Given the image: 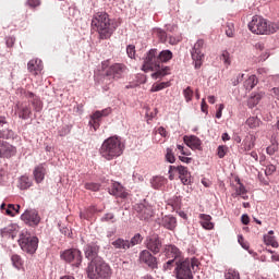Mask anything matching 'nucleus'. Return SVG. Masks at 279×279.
I'll use <instances>...</instances> for the list:
<instances>
[{
	"label": "nucleus",
	"mask_w": 279,
	"mask_h": 279,
	"mask_svg": "<svg viewBox=\"0 0 279 279\" xmlns=\"http://www.w3.org/2000/svg\"><path fill=\"white\" fill-rule=\"evenodd\" d=\"M235 193L233 194V197H242V199H247V190L245 189V185L241 183V180L238 179V183L234 186Z\"/></svg>",
	"instance_id": "obj_26"
},
{
	"label": "nucleus",
	"mask_w": 279,
	"mask_h": 279,
	"mask_svg": "<svg viewBox=\"0 0 279 279\" xmlns=\"http://www.w3.org/2000/svg\"><path fill=\"white\" fill-rule=\"evenodd\" d=\"M203 49H204V40L198 39L191 51L194 69H202V64H204L205 56H204Z\"/></svg>",
	"instance_id": "obj_10"
},
{
	"label": "nucleus",
	"mask_w": 279,
	"mask_h": 279,
	"mask_svg": "<svg viewBox=\"0 0 279 279\" xmlns=\"http://www.w3.org/2000/svg\"><path fill=\"white\" fill-rule=\"evenodd\" d=\"M166 160L171 165L175 162V155H173V150L171 148H167Z\"/></svg>",
	"instance_id": "obj_50"
},
{
	"label": "nucleus",
	"mask_w": 279,
	"mask_h": 279,
	"mask_svg": "<svg viewBox=\"0 0 279 279\" xmlns=\"http://www.w3.org/2000/svg\"><path fill=\"white\" fill-rule=\"evenodd\" d=\"M220 60H222L226 66H230V64H232V61L230 60V52H228L227 50L222 51Z\"/></svg>",
	"instance_id": "obj_41"
},
{
	"label": "nucleus",
	"mask_w": 279,
	"mask_h": 279,
	"mask_svg": "<svg viewBox=\"0 0 279 279\" xmlns=\"http://www.w3.org/2000/svg\"><path fill=\"white\" fill-rule=\"evenodd\" d=\"M256 145V137L254 135H248L243 141L244 151H252Z\"/></svg>",
	"instance_id": "obj_30"
},
{
	"label": "nucleus",
	"mask_w": 279,
	"mask_h": 279,
	"mask_svg": "<svg viewBox=\"0 0 279 279\" xmlns=\"http://www.w3.org/2000/svg\"><path fill=\"white\" fill-rule=\"evenodd\" d=\"M123 149H125V146L121 142V138L111 136L102 142L99 154L105 160H114V158L123 155Z\"/></svg>",
	"instance_id": "obj_3"
},
{
	"label": "nucleus",
	"mask_w": 279,
	"mask_h": 279,
	"mask_svg": "<svg viewBox=\"0 0 279 279\" xmlns=\"http://www.w3.org/2000/svg\"><path fill=\"white\" fill-rule=\"evenodd\" d=\"M7 47H14V43H16V39L14 37H7Z\"/></svg>",
	"instance_id": "obj_62"
},
{
	"label": "nucleus",
	"mask_w": 279,
	"mask_h": 279,
	"mask_svg": "<svg viewBox=\"0 0 279 279\" xmlns=\"http://www.w3.org/2000/svg\"><path fill=\"white\" fill-rule=\"evenodd\" d=\"M159 63L162 64V62H169L173 58V52L171 50H163L159 52L158 54Z\"/></svg>",
	"instance_id": "obj_33"
},
{
	"label": "nucleus",
	"mask_w": 279,
	"mask_h": 279,
	"mask_svg": "<svg viewBox=\"0 0 279 279\" xmlns=\"http://www.w3.org/2000/svg\"><path fill=\"white\" fill-rule=\"evenodd\" d=\"M126 53L129 58H134L136 56V47L134 45H129L126 47Z\"/></svg>",
	"instance_id": "obj_52"
},
{
	"label": "nucleus",
	"mask_w": 279,
	"mask_h": 279,
	"mask_svg": "<svg viewBox=\"0 0 279 279\" xmlns=\"http://www.w3.org/2000/svg\"><path fill=\"white\" fill-rule=\"evenodd\" d=\"M110 194L114 195L116 197H121L122 199H125V197H128V192H125V189L119 183L112 184L110 189Z\"/></svg>",
	"instance_id": "obj_23"
},
{
	"label": "nucleus",
	"mask_w": 279,
	"mask_h": 279,
	"mask_svg": "<svg viewBox=\"0 0 279 279\" xmlns=\"http://www.w3.org/2000/svg\"><path fill=\"white\" fill-rule=\"evenodd\" d=\"M111 245H113L116 250H123L124 252H126V250H130V240L118 238L111 243Z\"/></svg>",
	"instance_id": "obj_28"
},
{
	"label": "nucleus",
	"mask_w": 279,
	"mask_h": 279,
	"mask_svg": "<svg viewBox=\"0 0 279 279\" xmlns=\"http://www.w3.org/2000/svg\"><path fill=\"white\" fill-rule=\"evenodd\" d=\"M193 88H191V86L186 87L183 90V97L185 99V101L189 104V101H193Z\"/></svg>",
	"instance_id": "obj_40"
},
{
	"label": "nucleus",
	"mask_w": 279,
	"mask_h": 279,
	"mask_svg": "<svg viewBox=\"0 0 279 279\" xmlns=\"http://www.w3.org/2000/svg\"><path fill=\"white\" fill-rule=\"evenodd\" d=\"M84 252H85V258H87V260H90V263H95L97 258H101L99 256V245H97L96 243L87 244L85 246Z\"/></svg>",
	"instance_id": "obj_17"
},
{
	"label": "nucleus",
	"mask_w": 279,
	"mask_h": 279,
	"mask_svg": "<svg viewBox=\"0 0 279 279\" xmlns=\"http://www.w3.org/2000/svg\"><path fill=\"white\" fill-rule=\"evenodd\" d=\"M263 97H265V93H263V92L254 94V96H252L250 98L248 104H251L252 106H258V104L260 102V99H263Z\"/></svg>",
	"instance_id": "obj_37"
},
{
	"label": "nucleus",
	"mask_w": 279,
	"mask_h": 279,
	"mask_svg": "<svg viewBox=\"0 0 279 279\" xmlns=\"http://www.w3.org/2000/svg\"><path fill=\"white\" fill-rule=\"evenodd\" d=\"M163 252L166 254V258H172V260H175L177 263L184 259L182 251H180L178 246L173 244L166 245Z\"/></svg>",
	"instance_id": "obj_16"
},
{
	"label": "nucleus",
	"mask_w": 279,
	"mask_h": 279,
	"mask_svg": "<svg viewBox=\"0 0 279 279\" xmlns=\"http://www.w3.org/2000/svg\"><path fill=\"white\" fill-rule=\"evenodd\" d=\"M92 27L96 28L101 40H108L114 34V23L110 20V15L106 12H97L92 19Z\"/></svg>",
	"instance_id": "obj_2"
},
{
	"label": "nucleus",
	"mask_w": 279,
	"mask_h": 279,
	"mask_svg": "<svg viewBox=\"0 0 279 279\" xmlns=\"http://www.w3.org/2000/svg\"><path fill=\"white\" fill-rule=\"evenodd\" d=\"M225 279H241V274L236 269L229 268L225 270Z\"/></svg>",
	"instance_id": "obj_35"
},
{
	"label": "nucleus",
	"mask_w": 279,
	"mask_h": 279,
	"mask_svg": "<svg viewBox=\"0 0 279 279\" xmlns=\"http://www.w3.org/2000/svg\"><path fill=\"white\" fill-rule=\"evenodd\" d=\"M258 84V77H256V75H250L245 81H244V88L246 90H253L256 85Z\"/></svg>",
	"instance_id": "obj_29"
},
{
	"label": "nucleus",
	"mask_w": 279,
	"mask_h": 279,
	"mask_svg": "<svg viewBox=\"0 0 279 279\" xmlns=\"http://www.w3.org/2000/svg\"><path fill=\"white\" fill-rule=\"evenodd\" d=\"M163 88H169V82L154 84L150 88V93H158L159 90H163Z\"/></svg>",
	"instance_id": "obj_39"
},
{
	"label": "nucleus",
	"mask_w": 279,
	"mask_h": 279,
	"mask_svg": "<svg viewBox=\"0 0 279 279\" xmlns=\"http://www.w3.org/2000/svg\"><path fill=\"white\" fill-rule=\"evenodd\" d=\"M174 267H178V262H175V259H169L163 264L165 271H171Z\"/></svg>",
	"instance_id": "obj_44"
},
{
	"label": "nucleus",
	"mask_w": 279,
	"mask_h": 279,
	"mask_svg": "<svg viewBox=\"0 0 279 279\" xmlns=\"http://www.w3.org/2000/svg\"><path fill=\"white\" fill-rule=\"evenodd\" d=\"M20 247L26 254H36V250H38V238L32 236L29 233H22L20 235Z\"/></svg>",
	"instance_id": "obj_8"
},
{
	"label": "nucleus",
	"mask_w": 279,
	"mask_h": 279,
	"mask_svg": "<svg viewBox=\"0 0 279 279\" xmlns=\"http://www.w3.org/2000/svg\"><path fill=\"white\" fill-rule=\"evenodd\" d=\"M112 110L110 108L104 109L101 111H96L94 113V119H101V117H108Z\"/></svg>",
	"instance_id": "obj_45"
},
{
	"label": "nucleus",
	"mask_w": 279,
	"mask_h": 279,
	"mask_svg": "<svg viewBox=\"0 0 279 279\" xmlns=\"http://www.w3.org/2000/svg\"><path fill=\"white\" fill-rule=\"evenodd\" d=\"M264 243L265 245H270L275 248L279 246L278 241H276V236H274V231H269L268 234L264 235Z\"/></svg>",
	"instance_id": "obj_31"
},
{
	"label": "nucleus",
	"mask_w": 279,
	"mask_h": 279,
	"mask_svg": "<svg viewBox=\"0 0 279 279\" xmlns=\"http://www.w3.org/2000/svg\"><path fill=\"white\" fill-rule=\"evenodd\" d=\"M22 221L27 226H38L40 223V216L38 211L34 209H28L21 216Z\"/></svg>",
	"instance_id": "obj_15"
},
{
	"label": "nucleus",
	"mask_w": 279,
	"mask_h": 279,
	"mask_svg": "<svg viewBox=\"0 0 279 279\" xmlns=\"http://www.w3.org/2000/svg\"><path fill=\"white\" fill-rule=\"evenodd\" d=\"M199 259L183 258L177 262V267L174 268V274L177 279H193V274L199 270Z\"/></svg>",
	"instance_id": "obj_7"
},
{
	"label": "nucleus",
	"mask_w": 279,
	"mask_h": 279,
	"mask_svg": "<svg viewBox=\"0 0 279 279\" xmlns=\"http://www.w3.org/2000/svg\"><path fill=\"white\" fill-rule=\"evenodd\" d=\"M175 173L179 174V178L185 186L191 184V172H189V168L184 166H170L169 167V180L175 179Z\"/></svg>",
	"instance_id": "obj_9"
},
{
	"label": "nucleus",
	"mask_w": 279,
	"mask_h": 279,
	"mask_svg": "<svg viewBox=\"0 0 279 279\" xmlns=\"http://www.w3.org/2000/svg\"><path fill=\"white\" fill-rule=\"evenodd\" d=\"M155 34L161 43H167V32H165L160 28H157V29H155Z\"/></svg>",
	"instance_id": "obj_48"
},
{
	"label": "nucleus",
	"mask_w": 279,
	"mask_h": 279,
	"mask_svg": "<svg viewBox=\"0 0 279 279\" xmlns=\"http://www.w3.org/2000/svg\"><path fill=\"white\" fill-rule=\"evenodd\" d=\"M146 247L149 252H153V254H159L162 248V242L158 235H153L146 239Z\"/></svg>",
	"instance_id": "obj_18"
},
{
	"label": "nucleus",
	"mask_w": 279,
	"mask_h": 279,
	"mask_svg": "<svg viewBox=\"0 0 279 279\" xmlns=\"http://www.w3.org/2000/svg\"><path fill=\"white\" fill-rule=\"evenodd\" d=\"M144 71H155V73L151 74V77L154 80H160V77H165V75H169V72L171 69L169 66L161 68L160 66V59H158V50L157 49H150L146 58L144 60L143 64Z\"/></svg>",
	"instance_id": "obj_5"
},
{
	"label": "nucleus",
	"mask_w": 279,
	"mask_h": 279,
	"mask_svg": "<svg viewBox=\"0 0 279 279\" xmlns=\"http://www.w3.org/2000/svg\"><path fill=\"white\" fill-rule=\"evenodd\" d=\"M20 208V205L9 204L7 208L5 204L1 205V210H5V215H8L9 217H16V215H19Z\"/></svg>",
	"instance_id": "obj_27"
},
{
	"label": "nucleus",
	"mask_w": 279,
	"mask_h": 279,
	"mask_svg": "<svg viewBox=\"0 0 279 279\" xmlns=\"http://www.w3.org/2000/svg\"><path fill=\"white\" fill-rule=\"evenodd\" d=\"M225 32H226L228 38H234V24L227 23Z\"/></svg>",
	"instance_id": "obj_43"
},
{
	"label": "nucleus",
	"mask_w": 279,
	"mask_h": 279,
	"mask_svg": "<svg viewBox=\"0 0 279 279\" xmlns=\"http://www.w3.org/2000/svg\"><path fill=\"white\" fill-rule=\"evenodd\" d=\"M99 187H100L99 183H85V189L87 191L97 192V191H99Z\"/></svg>",
	"instance_id": "obj_51"
},
{
	"label": "nucleus",
	"mask_w": 279,
	"mask_h": 279,
	"mask_svg": "<svg viewBox=\"0 0 279 279\" xmlns=\"http://www.w3.org/2000/svg\"><path fill=\"white\" fill-rule=\"evenodd\" d=\"M271 93V96L275 98V99H278L279 100V87H275L270 90Z\"/></svg>",
	"instance_id": "obj_63"
},
{
	"label": "nucleus",
	"mask_w": 279,
	"mask_h": 279,
	"mask_svg": "<svg viewBox=\"0 0 279 279\" xmlns=\"http://www.w3.org/2000/svg\"><path fill=\"white\" fill-rule=\"evenodd\" d=\"M278 149V144H272L266 148V151L269 156H274Z\"/></svg>",
	"instance_id": "obj_54"
},
{
	"label": "nucleus",
	"mask_w": 279,
	"mask_h": 279,
	"mask_svg": "<svg viewBox=\"0 0 279 279\" xmlns=\"http://www.w3.org/2000/svg\"><path fill=\"white\" fill-rule=\"evenodd\" d=\"M223 108H225L223 104H220L219 107H218V110L216 112V119H221L222 112H223Z\"/></svg>",
	"instance_id": "obj_61"
},
{
	"label": "nucleus",
	"mask_w": 279,
	"mask_h": 279,
	"mask_svg": "<svg viewBox=\"0 0 279 279\" xmlns=\"http://www.w3.org/2000/svg\"><path fill=\"white\" fill-rule=\"evenodd\" d=\"M61 258L74 267H80L82 265V251L77 248L66 250L61 254Z\"/></svg>",
	"instance_id": "obj_11"
},
{
	"label": "nucleus",
	"mask_w": 279,
	"mask_h": 279,
	"mask_svg": "<svg viewBox=\"0 0 279 279\" xmlns=\"http://www.w3.org/2000/svg\"><path fill=\"white\" fill-rule=\"evenodd\" d=\"M183 141L191 149H199L202 147V140L195 135H185Z\"/></svg>",
	"instance_id": "obj_21"
},
{
	"label": "nucleus",
	"mask_w": 279,
	"mask_h": 279,
	"mask_svg": "<svg viewBox=\"0 0 279 279\" xmlns=\"http://www.w3.org/2000/svg\"><path fill=\"white\" fill-rule=\"evenodd\" d=\"M143 243V235L141 233H136L131 241H129V247H134L135 245H141Z\"/></svg>",
	"instance_id": "obj_38"
},
{
	"label": "nucleus",
	"mask_w": 279,
	"mask_h": 279,
	"mask_svg": "<svg viewBox=\"0 0 279 279\" xmlns=\"http://www.w3.org/2000/svg\"><path fill=\"white\" fill-rule=\"evenodd\" d=\"M246 124L252 129L258 128L260 125V120H258V118L251 117L246 120Z\"/></svg>",
	"instance_id": "obj_42"
},
{
	"label": "nucleus",
	"mask_w": 279,
	"mask_h": 279,
	"mask_svg": "<svg viewBox=\"0 0 279 279\" xmlns=\"http://www.w3.org/2000/svg\"><path fill=\"white\" fill-rule=\"evenodd\" d=\"M201 110L202 112H204L205 114H208V105L206 104V99L203 98L202 102H201Z\"/></svg>",
	"instance_id": "obj_58"
},
{
	"label": "nucleus",
	"mask_w": 279,
	"mask_h": 279,
	"mask_svg": "<svg viewBox=\"0 0 279 279\" xmlns=\"http://www.w3.org/2000/svg\"><path fill=\"white\" fill-rule=\"evenodd\" d=\"M150 184L153 186V189H162V186H165V184H167V179L165 177H154L150 180Z\"/></svg>",
	"instance_id": "obj_32"
},
{
	"label": "nucleus",
	"mask_w": 279,
	"mask_h": 279,
	"mask_svg": "<svg viewBox=\"0 0 279 279\" xmlns=\"http://www.w3.org/2000/svg\"><path fill=\"white\" fill-rule=\"evenodd\" d=\"M135 210L137 213L138 219L142 221H149V219L154 217V207H151V205L141 203L135 205Z\"/></svg>",
	"instance_id": "obj_12"
},
{
	"label": "nucleus",
	"mask_w": 279,
	"mask_h": 279,
	"mask_svg": "<svg viewBox=\"0 0 279 279\" xmlns=\"http://www.w3.org/2000/svg\"><path fill=\"white\" fill-rule=\"evenodd\" d=\"M11 262L13 267H15V269H23L24 262L21 255L19 254L11 255Z\"/></svg>",
	"instance_id": "obj_34"
},
{
	"label": "nucleus",
	"mask_w": 279,
	"mask_h": 279,
	"mask_svg": "<svg viewBox=\"0 0 279 279\" xmlns=\"http://www.w3.org/2000/svg\"><path fill=\"white\" fill-rule=\"evenodd\" d=\"M27 69L29 73H33L34 75H38V73L43 71V61L39 59H32L27 64Z\"/></svg>",
	"instance_id": "obj_22"
},
{
	"label": "nucleus",
	"mask_w": 279,
	"mask_h": 279,
	"mask_svg": "<svg viewBox=\"0 0 279 279\" xmlns=\"http://www.w3.org/2000/svg\"><path fill=\"white\" fill-rule=\"evenodd\" d=\"M7 179H8V173L5 172V170L0 169V184H3V182H5Z\"/></svg>",
	"instance_id": "obj_60"
},
{
	"label": "nucleus",
	"mask_w": 279,
	"mask_h": 279,
	"mask_svg": "<svg viewBox=\"0 0 279 279\" xmlns=\"http://www.w3.org/2000/svg\"><path fill=\"white\" fill-rule=\"evenodd\" d=\"M181 40H182L181 36H178V37L170 36L169 37L170 45H178V43H180Z\"/></svg>",
	"instance_id": "obj_59"
},
{
	"label": "nucleus",
	"mask_w": 279,
	"mask_h": 279,
	"mask_svg": "<svg viewBox=\"0 0 279 279\" xmlns=\"http://www.w3.org/2000/svg\"><path fill=\"white\" fill-rule=\"evenodd\" d=\"M238 241L240 245L243 247V250H247L248 254L256 255V253H254L253 251H250V243L245 242V239H243L242 235L239 236Z\"/></svg>",
	"instance_id": "obj_47"
},
{
	"label": "nucleus",
	"mask_w": 279,
	"mask_h": 279,
	"mask_svg": "<svg viewBox=\"0 0 279 279\" xmlns=\"http://www.w3.org/2000/svg\"><path fill=\"white\" fill-rule=\"evenodd\" d=\"M140 263H144L149 269H158V258L151 255L148 250H144L140 253Z\"/></svg>",
	"instance_id": "obj_13"
},
{
	"label": "nucleus",
	"mask_w": 279,
	"mask_h": 279,
	"mask_svg": "<svg viewBox=\"0 0 279 279\" xmlns=\"http://www.w3.org/2000/svg\"><path fill=\"white\" fill-rule=\"evenodd\" d=\"M86 274L89 279H110L112 278V268L104 258H97L88 263Z\"/></svg>",
	"instance_id": "obj_6"
},
{
	"label": "nucleus",
	"mask_w": 279,
	"mask_h": 279,
	"mask_svg": "<svg viewBox=\"0 0 279 279\" xmlns=\"http://www.w3.org/2000/svg\"><path fill=\"white\" fill-rule=\"evenodd\" d=\"M32 106L34 107L35 112H40V110H43V101L38 98L32 100Z\"/></svg>",
	"instance_id": "obj_49"
},
{
	"label": "nucleus",
	"mask_w": 279,
	"mask_h": 279,
	"mask_svg": "<svg viewBox=\"0 0 279 279\" xmlns=\"http://www.w3.org/2000/svg\"><path fill=\"white\" fill-rule=\"evenodd\" d=\"M26 5H28V8H38L40 0H27Z\"/></svg>",
	"instance_id": "obj_56"
},
{
	"label": "nucleus",
	"mask_w": 279,
	"mask_h": 279,
	"mask_svg": "<svg viewBox=\"0 0 279 279\" xmlns=\"http://www.w3.org/2000/svg\"><path fill=\"white\" fill-rule=\"evenodd\" d=\"M199 219H201V226L205 230H214L215 223H213V217L210 215L201 214Z\"/></svg>",
	"instance_id": "obj_25"
},
{
	"label": "nucleus",
	"mask_w": 279,
	"mask_h": 279,
	"mask_svg": "<svg viewBox=\"0 0 279 279\" xmlns=\"http://www.w3.org/2000/svg\"><path fill=\"white\" fill-rule=\"evenodd\" d=\"M16 108H17V114L20 119L27 121V119L32 118V107H29V104L19 102L16 105Z\"/></svg>",
	"instance_id": "obj_19"
},
{
	"label": "nucleus",
	"mask_w": 279,
	"mask_h": 279,
	"mask_svg": "<svg viewBox=\"0 0 279 279\" xmlns=\"http://www.w3.org/2000/svg\"><path fill=\"white\" fill-rule=\"evenodd\" d=\"M102 74L100 76H97L98 84H101L105 86V90H108L110 87V84L114 82L116 80H121L123 77V73H125V64L122 63H114L112 65H108L107 61L102 62L101 65Z\"/></svg>",
	"instance_id": "obj_1"
},
{
	"label": "nucleus",
	"mask_w": 279,
	"mask_h": 279,
	"mask_svg": "<svg viewBox=\"0 0 279 279\" xmlns=\"http://www.w3.org/2000/svg\"><path fill=\"white\" fill-rule=\"evenodd\" d=\"M32 186V180L27 175H23L20 178V189L22 191H27Z\"/></svg>",
	"instance_id": "obj_36"
},
{
	"label": "nucleus",
	"mask_w": 279,
	"mask_h": 279,
	"mask_svg": "<svg viewBox=\"0 0 279 279\" xmlns=\"http://www.w3.org/2000/svg\"><path fill=\"white\" fill-rule=\"evenodd\" d=\"M33 175H34L35 182L37 184H40L45 180V175H47V165L39 163L38 166H36L33 171Z\"/></svg>",
	"instance_id": "obj_20"
},
{
	"label": "nucleus",
	"mask_w": 279,
	"mask_h": 279,
	"mask_svg": "<svg viewBox=\"0 0 279 279\" xmlns=\"http://www.w3.org/2000/svg\"><path fill=\"white\" fill-rule=\"evenodd\" d=\"M217 154L219 158H226V155L228 154L227 146H218Z\"/></svg>",
	"instance_id": "obj_53"
},
{
	"label": "nucleus",
	"mask_w": 279,
	"mask_h": 279,
	"mask_svg": "<svg viewBox=\"0 0 279 279\" xmlns=\"http://www.w3.org/2000/svg\"><path fill=\"white\" fill-rule=\"evenodd\" d=\"M275 171H276V166L269 165L266 167L265 174L271 175L272 173H275Z\"/></svg>",
	"instance_id": "obj_57"
},
{
	"label": "nucleus",
	"mask_w": 279,
	"mask_h": 279,
	"mask_svg": "<svg viewBox=\"0 0 279 279\" xmlns=\"http://www.w3.org/2000/svg\"><path fill=\"white\" fill-rule=\"evenodd\" d=\"M156 132L157 134H160V136H163V138L167 137V130L165 128L160 126Z\"/></svg>",
	"instance_id": "obj_64"
},
{
	"label": "nucleus",
	"mask_w": 279,
	"mask_h": 279,
	"mask_svg": "<svg viewBox=\"0 0 279 279\" xmlns=\"http://www.w3.org/2000/svg\"><path fill=\"white\" fill-rule=\"evenodd\" d=\"M101 119L99 118H95V113L90 117L89 120V125L95 130V132H97V130H99V121Z\"/></svg>",
	"instance_id": "obj_46"
},
{
	"label": "nucleus",
	"mask_w": 279,
	"mask_h": 279,
	"mask_svg": "<svg viewBox=\"0 0 279 279\" xmlns=\"http://www.w3.org/2000/svg\"><path fill=\"white\" fill-rule=\"evenodd\" d=\"M101 221H111V223H114V214H106L102 218Z\"/></svg>",
	"instance_id": "obj_55"
},
{
	"label": "nucleus",
	"mask_w": 279,
	"mask_h": 279,
	"mask_svg": "<svg viewBox=\"0 0 279 279\" xmlns=\"http://www.w3.org/2000/svg\"><path fill=\"white\" fill-rule=\"evenodd\" d=\"M4 133L0 131V138H3ZM16 154V147L10 145L8 142L0 140V156L2 158H11Z\"/></svg>",
	"instance_id": "obj_14"
},
{
	"label": "nucleus",
	"mask_w": 279,
	"mask_h": 279,
	"mask_svg": "<svg viewBox=\"0 0 279 279\" xmlns=\"http://www.w3.org/2000/svg\"><path fill=\"white\" fill-rule=\"evenodd\" d=\"M161 226L167 230H175L178 227V220L173 216H165L161 220Z\"/></svg>",
	"instance_id": "obj_24"
},
{
	"label": "nucleus",
	"mask_w": 279,
	"mask_h": 279,
	"mask_svg": "<svg viewBox=\"0 0 279 279\" xmlns=\"http://www.w3.org/2000/svg\"><path fill=\"white\" fill-rule=\"evenodd\" d=\"M248 29L252 34L257 36H271L279 29V22H267L265 17L260 15H254L252 21L248 23Z\"/></svg>",
	"instance_id": "obj_4"
}]
</instances>
